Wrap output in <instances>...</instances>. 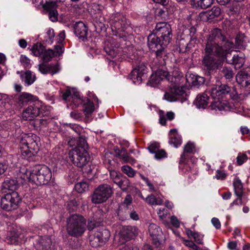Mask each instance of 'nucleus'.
I'll return each instance as SVG.
<instances>
[{"instance_id": "f257e3e1", "label": "nucleus", "mask_w": 250, "mask_h": 250, "mask_svg": "<svg viewBox=\"0 0 250 250\" xmlns=\"http://www.w3.org/2000/svg\"><path fill=\"white\" fill-rule=\"evenodd\" d=\"M233 45V42L227 39L220 29H213L207 37L205 54H214L223 61L227 52L232 48Z\"/></svg>"}, {"instance_id": "f03ea898", "label": "nucleus", "mask_w": 250, "mask_h": 250, "mask_svg": "<svg viewBox=\"0 0 250 250\" xmlns=\"http://www.w3.org/2000/svg\"><path fill=\"white\" fill-rule=\"evenodd\" d=\"M181 78L182 76L180 74L173 76L167 70L158 69L155 72V74L151 75L150 82L152 84H158L164 80L171 83L172 86L165 93L164 97L165 99L169 102H175L185 93L183 88L178 86Z\"/></svg>"}, {"instance_id": "7ed1b4c3", "label": "nucleus", "mask_w": 250, "mask_h": 250, "mask_svg": "<svg viewBox=\"0 0 250 250\" xmlns=\"http://www.w3.org/2000/svg\"><path fill=\"white\" fill-rule=\"evenodd\" d=\"M210 95L213 99L216 98L218 100L212 102L209 107L211 109L219 110H226L231 107L227 101H220V98L227 95H229L232 99H235L238 97L236 88L234 86H229L226 84H222L219 86L212 87L210 91Z\"/></svg>"}, {"instance_id": "20e7f679", "label": "nucleus", "mask_w": 250, "mask_h": 250, "mask_svg": "<svg viewBox=\"0 0 250 250\" xmlns=\"http://www.w3.org/2000/svg\"><path fill=\"white\" fill-rule=\"evenodd\" d=\"M26 178L29 181L37 185H46L51 180L52 172L50 168L45 165H37L26 172Z\"/></svg>"}, {"instance_id": "39448f33", "label": "nucleus", "mask_w": 250, "mask_h": 250, "mask_svg": "<svg viewBox=\"0 0 250 250\" xmlns=\"http://www.w3.org/2000/svg\"><path fill=\"white\" fill-rule=\"evenodd\" d=\"M66 229L69 236L81 237L86 230L85 219L77 214L70 215L66 219Z\"/></svg>"}, {"instance_id": "423d86ee", "label": "nucleus", "mask_w": 250, "mask_h": 250, "mask_svg": "<svg viewBox=\"0 0 250 250\" xmlns=\"http://www.w3.org/2000/svg\"><path fill=\"white\" fill-rule=\"evenodd\" d=\"M21 201L17 192H9L1 197L0 206L3 209L9 211L17 208Z\"/></svg>"}, {"instance_id": "0eeeda50", "label": "nucleus", "mask_w": 250, "mask_h": 250, "mask_svg": "<svg viewBox=\"0 0 250 250\" xmlns=\"http://www.w3.org/2000/svg\"><path fill=\"white\" fill-rule=\"evenodd\" d=\"M111 187L107 184H103L96 188L91 195V202L94 204H100L105 202L112 195Z\"/></svg>"}, {"instance_id": "6e6552de", "label": "nucleus", "mask_w": 250, "mask_h": 250, "mask_svg": "<svg viewBox=\"0 0 250 250\" xmlns=\"http://www.w3.org/2000/svg\"><path fill=\"white\" fill-rule=\"evenodd\" d=\"M69 157L73 164L79 167L86 166L90 160V156L86 150L82 148L70 151Z\"/></svg>"}, {"instance_id": "1a4fd4ad", "label": "nucleus", "mask_w": 250, "mask_h": 250, "mask_svg": "<svg viewBox=\"0 0 250 250\" xmlns=\"http://www.w3.org/2000/svg\"><path fill=\"white\" fill-rule=\"evenodd\" d=\"M202 63L207 76L213 75L220 66L219 60H217L212 54H205Z\"/></svg>"}, {"instance_id": "9d476101", "label": "nucleus", "mask_w": 250, "mask_h": 250, "mask_svg": "<svg viewBox=\"0 0 250 250\" xmlns=\"http://www.w3.org/2000/svg\"><path fill=\"white\" fill-rule=\"evenodd\" d=\"M154 34L161 38L166 43H169L172 37V29L170 25L166 22H160L156 24Z\"/></svg>"}, {"instance_id": "9b49d317", "label": "nucleus", "mask_w": 250, "mask_h": 250, "mask_svg": "<svg viewBox=\"0 0 250 250\" xmlns=\"http://www.w3.org/2000/svg\"><path fill=\"white\" fill-rule=\"evenodd\" d=\"M110 22L112 31L123 32L129 26V21L123 15L116 13L111 16Z\"/></svg>"}, {"instance_id": "f8f14e48", "label": "nucleus", "mask_w": 250, "mask_h": 250, "mask_svg": "<svg viewBox=\"0 0 250 250\" xmlns=\"http://www.w3.org/2000/svg\"><path fill=\"white\" fill-rule=\"evenodd\" d=\"M39 137L33 133L23 134L20 140L21 145L34 150V153H37L39 150Z\"/></svg>"}, {"instance_id": "ddd939ff", "label": "nucleus", "mask_w": 250, "mask_h": 250, "mask_svg": "<svg viewBox=\"0 0 250 250\" xmlns=\"http://www.w3.org/2000/svg\"><path fill=\"white\" fill-rule=\"evenodd\" d=\"M147 70L144 63H140L136 68H135L130 74V79L134 83H141L146 78Z\"/></svg>"}, {"instance_id": "4468645a", "label": "nucleus", "mask_w": 250, "mask_h": 250, "mask_svg": "<svg viewBox=\"0 0 250 250\" xmlns=\"http://www.w3.org/2000/svg\"><path fill=\"white\" fill-rule=\"evenodd\" d=\"M148 231L152 239V244L156 247H160L162 245L163 232L159 226L151 223L149 225Z\"/></svg>"}, {"instance_id": "2eb2a0df", "label": "nucleus", "mask_w": 250, "mask_h": 250, "mask_svg": "<svg viewBox=\"0 0 250 250\" xmlns=\"http://www.w3.org/2000/svg\"><path fill=\"white\" fill-rule=\"evenodd\" d=\"M110 236V231L106 229L98 232L90 240V244L93 247H97L104 244Z\"/></svg>"}, {"instance_id": "dca6fc26", "label": "nucleus", "mask_w": 250, "mask_h": 250, "mask_svg": "<svg viewBox=\"0 0 250 250\" xmlns=\"http://www.w3.org/2000/svg\"><path fill=\"white\" fill-rule=\"evenodd\" d=\"M230 55L227 52L226 56L225 57L226 62L229 64H233L235 68H240L243 66L245 62L244 55L242 52H238L234 54L232 57H229Z\"/></svg>"}, {"instance_id": "f3484780", "label": "nucleus", "mask_w": 250, "mask_h": 250, "mask_svg": "<svg viewBox=\"0 0 250 250\" xmlns=\"http://www.w3.org/2000/svg\"><path fill=\"white\" fill-rule=\"evenodd\" d=\"M148 46L153 51L163 46H167L168 43H165L163 40L155 34H150L147 37Z\"/></svg>"}, {"instance_id": "a211bd4d", "label": "nucleus", "mask_w": 250, "mask_h": 250, "mask_svg": "<svg viewBox=\"0 0 250 250\" xmlns=\"http://www.w3.org/2000/svg\"><path fill=\"white\" fill-rule=\"evenodd\" d=\"M138 234V229L135 226H126L123 227L120 231V237L125 241L134 238Z\"/></svg>"}, {"instance_id": "6ab92c4d", "label": "nucleus", "mask_w": 250, "mask_h": 250, "mask_svg": "<svg viewBox=\"0 0 250 250\" xmlns=\"http://www.w3.org/2000/svg\"><path fill=\"white\" fill-rule=\"evenodd\" d=\"M73 28L74 33L77 37L83 42L87 40L88 28L83 22L78 21L76 22Z\"/></svg>"}, {"instance_id": "aec40b11", "label": "nucleus", "mask_w": 250, "mask_h": 250, "mask_svg": "<svg viewBox=\"0 0 250 250\" xmlns=\"http://www.w3.org/2000/svg\"><path fill=\"white\" fill-rule=\"evenodd\" d=\"M40 113V107L36 104H33L27 107L22 112V118L25 120L32 121L39 115Z\"/></svg>"}, {"instance_id": "412c9836", "label": "nucleus", "mask_w": 250, "mask_h": 250, "mask_svg": "<svg viewBox=\"0 0 250 250\" xmlns=\"http://www.w3.org/2000/svg\"><path fill=\"white\" fill-rule=\"evenodd\" d=\"M236 81L241 86L250 88V73L242 71L236 75Z\"/></svg>"}, {"instance_id": "4be33fe9", "label": "nucleus", "mask_w": 250, "mask_h": 250, "mask_svg": "<svg viewBox=\"0 0 250 250\" xmlns=\"http://www.w3.org/2000/svg\"><path fill=\"white\" fill-rule=\"evenodd\" d=\"M51 244V238L48 236H45L37 240L34 247L37 250H50Z\"/></svg>"}, {"instance_id": "5701e85b", "label": "nucleus", "mask_w": 250, "mask_h": 250, "mask_svg": "<svg viewBox=\"0 0 250 250\" xmlns=\"http://www.w3.org/2000/svg\"><path fill=\"white\" fill-rule=\"evenodd\" d=\"M209 97L206 93L198 94L194 103L199 108H206L208 104Z\"/></svg>"}, {"instance_id": "b1692460", "label": "nucleus", "mask_w": 250, "mask_h": 250, "mask_svg": "<svg viewBox=\"0 0 250 250\" xmlns=\"http://www.w3.org/2000/svg\"><path fill=\"white\" fill-rule=\"evenodd\" d=\"M36 97L27 92H22L16 98L17 102L19 104H24L36 100Z\"/></svg>"}, {"instance_id": "393cba45", "label": "nucleus", "mask_w": 250, "mask_h": 250, "mask_svg": "<svg viewBox=\"0 0 250 250\" xmlns=\"http://www.w3.org/2000/svg\"><path fill=\"white\" fill-rule=\"evenodd\" d=\"M221 14V9L217 6H213L211 9L201 13V17H205L208 20H211L218 17Z\"/></svg>"}, {"instance_id": "a878e982", "label": "nucleus", "mask_w": 250, "mask_h": 250, "mask_svg": "<svg viewBox=\"0 0 250 250\" xmlns=\"http://www.w3.org/2000/svg\"><path fill=\"white\" fill-rule=\"evenodd\" d=\"M103 8V6L96 3H93L89 6H87L86 11L89 13L94 19H96L98 16H101Z\"/></svg>"}, {"instance_id": "bb28decb", "label": "nucleus", "mask_w": 250, "mask_h": 250, "mask_svg": "<svg viewBox=\"0 0 250 250\" xmlns=\"http://www.w3.org/2000/svg\"><path fill=\"white\" fill-rule=\"evenodd\" d=\"M213 0H190V4L193 7L206 9L213 3Z\"/></svg>"}, {"instance_id": "cd10ccee", "label": "nucleus", "mask_w": 250, "mask_h": 250, "mask_svg": "<svg viewBox=\"0 0 250 250\" xmlns=\"http://www.w3.org/2000/svg\"><path fill=\"white\" fill-rule=\"evenodd\" d=\"M104 50L106 54L110 56L111 58L116 57L119 52V48L117 46H113L112 44L109 42L105 43Z\"/></svg>"}, {"instance_id": "c85d7f7f", "label": "nucleus", "mask_w": 250, "mask_h": 250, "mask_svg": "<svg viewBox=\"0 0 250 250\" xmlns=\"http://www.w3.org/2000/svg\"><path fill=\"white\" fill-rule=\"evenodd\" d=\"M167 47L163 46L154 51L155 52L156 58L160 61V64L162 65L166 63L165 60L167 55Z\"/></svg>"}, {"instance_id": "c756f323", "label": "nucleus", "mask_w": 250, "mask_h": 250, "mask_svg": "<svg viewBox=\"0 0 250 250\" xmlns=\"http://www.w3.org/2000/svg\"><path fill=\"white\" fill-rule=\"evenodd\" d=\"M159 123L162 125H166V118L169 121H171L174 119L175 117V114L172 111H168L166 115H165L164 112L163 110H160L159 111Z\"/></svg>"}, {"instance_id": "7c9ffc66", "label": "nucleus", "mask_w": 250, "mask_h": 250, "mask_svg": "<svg viewBox=\"0 0 250 250\" xmlns=\"http://www.w3.org/2000/svg\"><path fill=\"white\" fill-rule=\"evenodd\" d=\"M18 188L17 181L12 179L5 180L2 185V189H8L9 192L15 191Z\"/></svg>"}, {"instance_id": "2f4dec72", "label": "nucleus", "mask_w": 250, "mask_h": 250, "mask_svg": "<svg viewBox=\"0 0 250 250\" xmlns=\"http://www.w3.org/2000/svg\"><path fill=\"white\" fill-rule=\"evenodd\" d=\"M234 193L236 195H245V192L243 191V184L241 180L236 178L234 179L233 183Z\"/></svg>"}, {"instance_id": "473e14b6", "label": "nucleus", "mask_w": 250, "mask_h": 250, "mask_svg": "<svg viewBox=\"0 0 250 250\" xmlns=\"http://www.w3.org/2000/svg\"><path fill=\"white\" fill-rule=\"evenodd\" d=\"M195 151L194 145L191 143H188L184 147V152L181 155V159L182 160L186 159L188 154L193 153Z\"/></svg>"}, {"instance_id": "72a5a7b5", "label": "nucleus", "mask_w": 250, "mask_h": 250, "mask_svg": "<svg viewBox=\"0 0 250 250\" xmlns=\"http://www.w3.org/2000/svg\"><path fill=\"white\" fill-rule=\"evenodd\" d=\"M44 48L41 42H37L33 45L31 50L34 56L39 57L43 52Z\"/></svg>"}, {"instance_id": "f704fd0d", "label": "nucleus", "mask_w": 250, "mask_h": 250, "mask_svg": "<svg viewBox=\"0 0 250 250\" xmlns=\"http://www.w3.org/2000/svg\"><path fill=\"white\" fill-rule=\"evenodd\" d=\"M221 74L225 79L227 80H231L233 78L234 73L233 70L229 67L224 66L221 70Z\"/></svg>"}, {"instance_id": "c9c22d12", "label": "nucleus", "mask_w": 250, "mask_h": 250, "mask_svg": "<svg viewBox=\"0 0 250 250\" xmlns=\"http://www.w3.org/2000/svg\"><path fill=\"white\" fill-rule=\"evenodd\" d=\"M24 81L27 85H30L32 84L35 81L36 77L34 75H33L32 72L30 71H26L22 75Z\"/></svg>"}, {"instance_id": "e433bc0d", "label": "nucleus", "mask_w": 250, "mask_h": 250, "mask_svg": "<svg viewBox=\"0 0 250 250\" xmlns=\"http://www.w3.org/2000/svg\"><path fill=\"white\" fill-rule=\"evenodd\" d=\"M19 235L15 231L10 232L6 238L5 241L9 244H17Z\"/></svg>"}, {"instance_id": "4c0bfd02", "label": "nucleus", "mask_w": 250, "mask_h": 250, "mask_svg": "<svg viewBox=\"0 0 250 250\" xmlns=\"http://www.w3.org/2000/svg\"><path fill=\"white\" fill-rule=\"evenodd\" d=\"M88 184L84 181L79 182L75 184V189L76 191L80 193H83L88 190Z\"/></svg>"}, {"instance_id": "58836bf2", "label": "nucleus", "mask_w": 250, "mask_h": 250, "mask_svg": "<svg viewBox=\"0 0 250 250\" xmlns=\"http://www.w3.org/2000/svg\"><path fill=\"white\" fill-rule=\"evenodd\" d=\"M26 148V149L21 151V155L23 158L29 161L33 160L34 157L37 153H34V151L29 148Z\"/></svg>"}, {"instance_id": "ea45409f", "label": "nucleus", "mask_w": 250, "mask_h": 250, "mask_svg": "<svg viewBox=\"0 0 250 250\" xmlns=\"http://www.w3.org/2000/svg\"><path fill=\"white\" fill-rule=\"evenodd\" d=\"M146 201L151 205H161L163 202L161 198H156L153 194L148 195L146 198Z\"/></svg>"}, {"instance_id": "a19ab883", "label": "nucleus", "mask_w": 250, "mask_h": 250, "mask_svg": "<svg viewBox=\"0 0 250 250\" xmlns=\"http://www.w3.org/2000/svg\"><path fill=\"white\" fill-rule=\"evenodd\" d=\"M55 55V52L52 49L44 50L43 52L42 53V59L43 61L47 62L51 61V59L54 57Z\"/></svg>"}, {"instance_id": "79ce46f5", "label": "nucleus", "mask_w": 250, "mask_h": 250, "mask_svg": "<svg viewBox=\"0 0 250 250\" xmlns=\"http://www.w3.org/2000/svg\"><path fill=\"white\" fill-rule=\"evenodd\" d=\"M120 157L125 162L127 163H134L135 160L128 155L126 150L125 148H122L120 151Z\"/></svg>"}, {"instance_id": "37998d69", "label": "nucleus", "mask_w": 250, "mask_h": 250, "mask_svg": "<svg viewBox=\"0 0 250 250\" xmlns=\"http://www.w3.org/2000/svg\"><path fill=\"white\" fill-rule=\"evenodd\" d=\"M78 141L77 147L74 149H80L82 148L86 150L88 148V144L84 136H80L78 139Z\"/></svg>"}, {"instance_id": "c03bdc74", "label": "nucleus", "mask_w": 250, "mask_h": 250, "mask_svg": "<svg viewBox=\"0 0 250 250\" xmlns=\"http://www.w3.org/2000/svg\"><path fill=\"white\" fill-rule=\"evenodd\" d=\"M110 177L112 181L116 184L119 183L122 178L124 177L122 174L115 170L110 171Z\"/></svg>"}, {"instance_id": "a18cd8bd", "label": "nucleus", "mask_w": 250, "mask_h": 250, "mask_svg": "<svg viewBox=\"0 0 250 250\" xmlns=\"http://www.w3.org/2000/svg\"><path fill=\"white\" fill-rule=\"evenodd\" d=\"M84 112L85 115H88L92 113L95 109V106L93 103L90 101L89 99H87V102L84 104Z\"/></svg>"}, {"instance_id": "49530a36", "label": "nucleus", "mask_w": 250, "mask_h": 250, "mask_svg": "<svg viewBox=\"0 0 250 250\" xmlns=\"http://www.w3.org/2000/svg\"><path fill=\"white\" fill-rule=\"evenodd\" d=\"M168 143L174 147H178L181 144V138L177 134H174L173 137L170 138Z\"/></svg>"}, {"instance_id": "de8ad7c7", "label": "nucleus", "mask_w": 250, "mask_h": 250, "mask_svg": "<svg viewBox=\"0 0 250 250\" xmlns=\"http://www.w3.org/2000/svg\"><path fill=\"white\" fill-rule=\"evenodd\" d=\"M100 221H96L94 218H90L88 220L87 228L89 231L101 225Z\"/></svg>"}, {"instance_id": "09e8293b", "label": "nucleus", "mask_w": 250, "mask_h": 250, "mask_svg": "<svg viewBox=\"0 0 250 250\" xmlns=\"http://www.w3.org/2000/svg\"><path fill=\"white\" fill-rule=\"evenodd\" d=\"M94 25L96 30L98 32L105 30L106 28L105 24L103 22V18L101 19V21L98 20L97 18L94 19Z\"/></svg>"}, {"instance_id": "8fccbe9b", "label": "nucleus", "mask_w": 250, "mask_h": 250, "mask_svg": "<svg viewBox=\"0 0 250 250\" xmlns=\"http://www.w3.org/2000/svg\"><path fill=\"white\" fill-rule=\"evenodd\" d=\"M58 5L56 1L48 0V2L45 4L43 8L47 11H50L51 10H57Z\"/></svg>"}, {"instance_id": "3c124183", "label": "nucleus", "mask_w": 250, "mask_h": 250, "mask_svg": "<svg viewBox=\"0 0 250 250\" xmlns=\"http://www.w3.org/2000/svg\"><path fill=\"white\" fill-rule=\"evenodd\" d=\"M129 180L125 177H123L119 183L117 184L119 187L124 191L127 189L129 187Z\"/></svg>"}, {"instance_id": "603ef678", "label": "nucleus", "mask_w": 250, "mask_h": 250, "mask_svg": "<svg viewBox=\"0 0 250 250\" xmlns=\"http://www.w3.org/2000/svg\"><path fill=\"white\" fill-rule=\"evenodd\" d=\"M236 196L237 198L235 199L229 205L230 209H232L234 205L240 206L245 205V203L243 201V198H245V195H237ZM246 198H247L246 197Z\"/></svg>"}, {"instance_id": "864d4df0", "label": "nucleus", "mask_w": 250, "mask_h": 250, "mask_svg": "<svg viewBox=\"0 0 250 250\" xmlns=\"http://www.w3.org/2000/svg\"><path fill=\"white\" fill-rule=\"evenodd\" d=\"M121 169L124 173L127 175L129 177H133L135 174L133 169L127 165L123 166Z\"/></svg>"}, {"instance_id": "5fc2aeb1", "label": "nucleus", "mask_w": 250, "mask_h": 250, "mask_svg": "<svg viewBox=\"0 0 250 250\" xmlns=\"http://www.w3.org/2000/svg\"><path fill=\"white\" fill-rule=\"evenodd\" d=\"M205 82L204 78L200 76H196L192 78L191 82H189L192 85L198 86L204 83Z\"/></svg>"}, {"instance_id": "6e6d98bb", "label": "nucleus", "mask_w": 250, "mask_h": 250, "mask_svg": "<svg viewBox=\"0 0 250 250\" xmlns=\"http://www.w3.org/2000/svg\"><path fill=\"white\" fill-rule=\"evenodd\" d=\"M49 65V73H51L52 75L57 73L60 71V66L58 63L53 64H48Z\"/></svg>"}, {"instance_id": "4d7b16f0", "label": "nucleus", "mask_w": 250, "mask_h": 250, "mask_svg": "<svg viewBox=\"0 0 250 250\" xmlns=\"http://www.w3.org/2000/svg\"><path fill=\"white\" fill-rule=\"evenodd\" d=\"M58 12L57 10L48 11V17L49 19L53 22L58 21Z\"/></svg>"}, {"instance_id": "13d9d810", "label": "nucleus", "mask_w": 250, "mask_h": 250, "mask_svg": "<svg viewBox=\"0 0 250 250\" xmlns=\"http://www.w3.org/2000/svg\"><path fill=\"white\" fill-rule=\"evenodd\" d=\"M39 70L42 74H46L49 73V65L48 64L42 63L39 65Z\"/></svg>"}, {"instance_id": "bf43d9fd", "label": "nucleus", "mask_w": 250, "mask_h": 250, "mask_svg": "<svg viewBox=\"0 0 250 250\" xmlns=\"http://www.w3.org/2000/svg\"><path fill=\"white\" fill-rule=\"evenodd\" d=\"M154 154V157L157 160H159L167 157V154L164 149H159Z\"/></svg>"}, {"instance_id": "052dcab7", "label": "nucleus", "mask_w": 250, "mask_h": 250, "mask_svg": "<svg viewBox=\"0 0 250 250\" xmlns=\"http://www.w3.org/2000/svg\"><path fill=\"white\" fill-rule=\"evenodd\" d=\"M148 149L151 153H155L159 149V144L156 143H151L148 147Z\"/></svg>"}, {"instance_id": "680f3d73", "label": "nucleus", "mask_w": 250, "mask_h": 250, "mask_svg": "<svg viewBox=\"0 0 250 250\" xmlns=\"http://www.w3.org/2000/svg\"><path fill=\"white\" fill-rule=\"evenodd\" d=\"M20 62L25 67H28L30 65V60L23 55H21L20 57Z\"/></svg>"}, {"instance_id": "e2e57ef3", "label": "nucleus", "mask_w": 250, "mask_h": 250, "mask_svg": "<svg viewBox=\"0 0 250 250\" xmlns=\"http://www.w3.org/2000/svg\"><path fill=\"white\" fill-rule=\"evenodd\" d=\"M248 159V157L246 154H242L239 155L236 158L237 163L238 165H242L245 161Z\"/></svg>"}, {"instance_id": "0e129e2a", "label": "nucleus", "mask_w": 250, "mask_h": 250, "mask_svg": "<svg viewBox=\"0 0 250 250\" xmlns=\"http://www.w3.org/2000/svg\"><path fill=\"white\" fill-rule=\"evenodd\" d=\"M203 237L204 235L196 232L194 234L193 239L194 241L198 244H203Z\"/></svg>"}, {"instance_id": "69168bd1", "label": "nucleus", "mask_w": 250, "mask_h": 250, "mask_svg": "<svg viewBox=\"0 0 250 250\" xmlns=\"http://www.w3.org/2000/svg\"><path fill=\"white\" fill-rule=\"evenodd\" d=\"M127 214H129L130 217L134 220H138L139 219L138 213L133 208L131 210L127 211Z\"/></svg>"}, {"instance_id": "338daca9", "label": "nucleus", "mask_w": 250, "mask_h": 250, "mask_svg": "<svg viewBox=\"0 0 250 250\" xmlns=\"http://www.w3.org/2000/svg\"><path fill=\"white\" fill-rule=\"evenodd\" d=\"M62 99L64 101H66L68 100L69 97H71V95L72 94V90L70 89H67L64 91L62 92Z\"/></svg>"}, {"instance_id": "774afa93", "label": "nucleus", "mask_w": 250, "mask_h": 250, "mask_svg": "<svg viewBox=\"0 0 250 250\" xmlns=\"http://www.w3.org/2000/svg\"><path fill=\"white\" fill-rule=\"evenodd\" d=\"M121 250H139V249L136 246L126 245L122 248Z\"/></svg>"}]
</instances>
